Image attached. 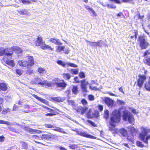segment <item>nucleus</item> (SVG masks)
<instances>
[{"mask_svg": "<svg viewBox=\"0 0 150 150\" xmlns=\"http://www.w3.org/2000/svg\"><path fill=\"white\" fill-rule=\"evenodd\" d=\"M120 112L119 110H115L113 111L110 118V130H111L114 129L116 123L120 121Z\"/></svg>", "mask_w": 150, "mask_h": 150, "instance_id": "f257e3e1", "label": "nucleus"}, {"mask_svg": "<svg viewBox=\"0 0 150 150\" xmlns=\"http://www.w3.org/2000/svg\"><path fill=\"white\" fill-rule=\"evenodd\" d=\"M31 82L33 84L39 85L45 87H52L54 85V83L52 82L45 80H42L39 77L34 78L31 81Z\"/></svg>", "mask_w": 150, "mask_h": 150, "instance_id": "f03ea898", "label": "nucleus"}, {"mask_svg": "<svg viewBox=\"0 0 150 150\" xmlns=\"http://www.w3.org/2000/svg\"><path fill=\"white\" fill-rule=\"evenodd\" d=\"M27 58L28 59V62L25 60H21L18 61V64L23 67L27 66V69H30L33 66L34 64V60L33 57L31 56H28Z\"/></svg>", "mask_w": 150, "mask_h": 150, "instance_id": "7ed1b4c3", "label": "nucleus"}, {"mask_svg": "<svg viewBox=\"0 0 150 150\" xmlns=\"http://www.w3.org/2000/svg\"><path fill=\"white\" fill-rule=\"evenodd\" d=\"M123 120L126 121L128 120L129 122L133 125L134 124V119L131 113L127 110H125L123 111L122 115Z\"/></svg>", "mask_w": 150, "mask_h": 150, "instance_id": "20e7f679", "label": "nucleus"}, {"mask_svg": "<svg viewBox=\"0 0 150 150\" xmlns=\"http://www.w3.org/2000/svg\"><path fill=\"white\" fill-rule=\"evenodd\" d=\"M35 44L36 45L41 46V48L43 49H48L52 50L53 49L50 46L45 44L44 42L42 40L41 37H38L37 38V40L35 41Z\"/></svg>", "mask_w": 150, "mask_h": 150, "instance_id": "39448f33", "label": "nucleus"}, {"mask_svg": "<svg viewBox=\"0 0 150 150\" xmlns=\"http://www.w3.org/2000/svg\"><path fill=\"white\" fill-rule=\"evenodd\" d=\"M54 83V84H56V86L58 87H60L62 89H63L66 87L67 86V83L63 80H61L58 78L54 79L53 80Z\"/></svg>", "mask_w": 150, "mask_h": 150, "instance_id": "423d86ee", "label": "nucleus"}, {"mask_svg": "<svg viewBox=\"0 0 150 150\" xmlns=\"http://www.w3.org/2000/svg\"><path fill=\"white\" fill-rule=\"evenodd\" d=\"M93 111V109H90L87 113L86 115L88 118H97L98 115V111Z\"/></svg>", "mask_w": 150, "mask_h": 150, "instance_id": "0eeeda50", "label": "nucleus"}, {"mask_svg": "<svg viewBox=\"0 0 150 150\" xmlns=\"http://www.w3.org/2000/svg\"><path fill=\"white\" fill-rule=\"evenodd\" d=\"M139 41L140 42V46L142 49L146 48L148 43L146 41L144 37L143 36H140L139 37Z\"/></svg>", "mask_w": 150, "mask_h": 150, "instance_id": "6e6552de", "label": "nucleus"}, {"mask_svg": "<svg viewBox=\"0 0 150 150\" xmlns=\"http://www.w3.org/2000/svg\"><path fill=\"white\" fill-rule=\"evenodd\" d=\"M81 86L82 92L83 93L87 92V90L86 86L88 84V82L86 81L85 80H84L81 81Z\"/></svg>", "mask_w": 150, "mask_h": 150, "instance_id": "1a4fd4ad", "label": "nucleus"}, {"mask_svg": "<svg viewBox=\"0 0 150 150\" xmlns=\"http://www.w3.org/2000/svg\"><path fill=\"white\" fill-rule=\"evenodd\" d=\"M12 51L17 54L21 53L23 52L22 50L19 47L17 46L13 47L10 48V56L13 54V52H11Z\"/></svg>", "mask_w": 150, "mask_h": 150, "instance_id": "9d476101", "label": "nucleus"}, {"mask_svg": "<svg viewBox=\"0 0 150 150\" xmlns=\"http://www.w3.org/2000/svg\"><path fill=\"white\" fill-rule=\"evenodd\" d=\"M86 41L88 42V45H91L92 46L96 47L97 46L101 47L103 43V42H101V40L98 41L97 42H92L87 40H86Z\"/></svg>", "mask_w": 150, "mask_h": 150, "instance_id": "9b49d317", "label": "nucleus"}, {"mask_svg": "<svg viewBox=\"0 0 150 150\" xmlns=\"http://www.w3.org/2000/svg\"><path fill=\"white\" fill-rule=\"evenodd\" d=\"M4 54L8 56L9 55V49L8 48H0V56H2Z\"/></svg>", "mask_w": 150, "mask_h": 150, "instance_id": "f8f14e48", "label": "nucleus"}, {"mask_svg": "<svg viewBox=\"0 0 150 150\" xmlns=\"http://www.w3.org/2000/svg\"><path fill=\"white\" fill-rule=\"evenodd\" d=\"M146 77L144 76H140L138 80V85L139 87H142L144 81L146 80Z\"/></svg>", "mask_w": 150, "mask_h": 150, "instance_id": "ddd939ff", "label": "nucleus"}, {"mask_svg": "<svg viewBox=\"0 0 150 150\" xmlns=\"http://www.w3.org/2000/svg\"><path fill=\"white\" fill-rule=\"evenodd\" d=\"M103 100L105 104L109 107H112L113 104V101L108 97H105Z\"/></svg>", "mask_w": 150, "mask_h": 150, "instance_id": "4468645a", "label": "nucleus"}, {"mask_svg": "<svg viewBox=\"0 0 150 150\" xmlns=\"http://www.w3.org/2000/svg\"><path fill=\"white\" fill-rule=\"evenodd\" d=\"M49 41L57 45H60L62 44L58 39H56L54 38H51L49 40Z\"/></svg>", "mask_w": 150, "mask_h": 150, "instance_id": "2eb2a0df", "label": "nucleus"}, {"mask_svg": "<svg viewBox=\"0 0 150 150\" xmlns=\"http://www.w3.org/2000/svg\"><path fill=\"white\" fill-rule=\"evenodd\" d=\"M77 134L81 136L89 138H93V136L88 134L85 132H77Z\"/></svg>", "mask_w": 150, "mask_h": 150, "instance_id": "dca6fc26", "label": "nucleus"}, {"mask_svg": "<svg viewBox=\"0 0 150 150\" xmlns=\"http://www.w3.org/2000/svg\"><path fill=\"white\" fill-rule=\"evenodd\" d=\"M54 135L51 133L49 134H42V138L46 140H49L51 138L53 137Z\"/></svg>", "mask_w": 150, "mask_h": 150, "instance_id": "f3484780", "label": "nucleus"}, {"mask_svg": "<svg viewBox=\"0 0 150 150\" xmlns=\"http://www.w3.org/2000/svg\"><path fill=\"white\" fill-rule=\"evenodd\" d=\"M32 96L37 99L38 100H39L40 102L45 104H48V101H47V100H45V99H43V98H41L40 97H39L38 96H37V95L33 94H32Z\"/></svg>", "mask_w": 150, "mask_h": 150, "instance_id": "a211bd4d", "label": "nucleus"}, {"mask_svg": "<svg viewBox=\"0 0 150 150\" xmlns=\"http://www.w3.org/2000/svg\"><path fill=\"white\" fill-rule=\"evenodd\" d=\"M27 130L31 134H34L35 133H40L42 132V131L37 129H34L29 128H27Z\"/></svg>", "mask_w": 150, "mask_h": 150, "instance_id": "6ab92c4d", "label": "nucleus"}, {"mask_svg": "<svg viewBox=\"0 0 150 150\" xmlns=\"http://www.w3.org/2000/svg\"><path fill=\"white\" fill-rule=\"evenodd\" d=\"M53 130L56 131L61 132L62 133H66L64 131V130L63 129L61 128L60 127H54V128L53 129Z\"/></svg>", "mask_w": 150, "mask_h": 150, "instance_id": "aec40b11", "label": "nucleus"}, {"mask_svg": "<svg viewBox=\"0 0 150 150\" xmlns=\"http://www.w3.org/2000/svg\"><path fill=\"white\" fill-rule=\"evenodd\" d=\"M18 11L19 13L22 15H28L29 14L28 11L25 9Z\"/></svg>", "mask_w": 150, "mask_h": 150, "instance_id": "412c9836", "label": "nucleus"}, {"mask_svg": "<svg viewBox=\"0 0 150 150\" xmlns=\"http://www.w3.org/2000/svg\"><path fill=\"white\" fill-rule=\"evenodd\" d=\"M53 100L57 102H62L64 100V99L63 98L59 97H54L53 98Z\"/></svg>", "mask_w": 150, "mask_h": 150, "instance_id": "4be33fe9", "label": "nucleus"}, {"mask_svg": "<svg viewBox=\"0 0 150 150\" xmlns=\"http://www.w3.org/2000/svg\"><path fill=\"white\" fill-rule=\"evenodd\" d=\"M63 78L66 80L69 79L71 77V75L69 74L64 73L63 74Z\"/></svg>", "mask_w": 150, "mask_h": 150, "instance_id": "5701e85b", "label": "nucleus"}, {"mask_svg": "<svg viewBox=\"0 0 150 150\" xmlns=\"http://www.w3.org/2000/svg\"><path fill=\"white\" fill-rule=\"evenodd\" d=\"M37 71L40 74L46 73L47 72V71L46 69L44 68L41 67L38 68L37 70Z\"/></svg>", "mask_w": 150, "mask_h": 150, "instance_id": "b1692460", "label": "nucleus"}, {"mask_svg": "<svg viewBox=\"0 0 150 150\" xmlns=\"http://www.w3.org/2000/svg\"><path fill=\"white\" fill-rule=\"evenodd\" d=\"M7 88L6 85L4 83H0V89L3 91H5Z\"/></svg>", "mask_w": 150, "mask_h": 150, "instance_id": "393cba45", "label": "nucleus"}, {"mask_svg": "<svg viewBox=\"0 0 150 150\" xmlns=\"http://www.w3.org/2000/svg\"><path fill=\"white\" fill-rule=\"evenodd\" d=\"M129 129L132 135L135 134L137 132V130L133 127L130 126Z\"/></svg>", "mask_w": 150, "mask_h": 150, "instance_id": "a878e982", "label": "nucleus"}, {"mask_svg": "<svg viewBox=\"0 0 150 150\" xmlns=\"http://www.w3.org/2000/svg\"><path fill=\"white\" fill-rule=\"evenodd\" d=\"M145 87L146 90L150 91V76L148 79L147 83L145 85Z\"/></svg>", "mask_w": 150, "mask_h": 150, "instance_id": "bb28decb", "label": "nucleus"}, {"mask_svg": "<svg viewBox=\"0 0 150 150\" xmlns=\"http://www.w3.org/2000/svg\"><path fill=\"white\" fill-rule=\"evenodd\" d=\"M56 51L57 52H61L62 51H64L65 49V46H57V47Z\"/></svg>", "mask_w": 150, "mask_h": 150, "instance_id": "cd10ccee", "label": "nucleus"}, {"mask_svg": "<svg viewBox=\"0 0 150 150\" xmlns=\"http://www.w3.org/2000/svg\"><path fill=\"white\" fill-rule=\"evenodd\" d=\"M95 83V82L93 81H92L91 82V84L90 85V88L92 90H97L98 89H97L96 87L93 86V84Z\"/></svg>", "mask_w": 150, "mask_h": 150, "instance_id": "c85d7f7f", "label": "nucleus"}, {"mask_svg": "<svg viewBox=\"0 0 150 150\" xmlns=\"http://www.w3.org/2000/svg\"><path fill=\"white\" fill-rule=\"evenodd\" d=\"M119 131L122 135L124 136H126L127 134V131L123 129H120Z\"/></svg>", "mask_w": 150, "mask_h": 150, "instance_id": "c756f323", "label": "nucleus"}, {"mask_svg": "<svg viewBox=\"0 0 150 150\" xmlns=\"http://www.w3.org/2000/svg\"><path fill=\"white\" fill-rule=\"evenodd\" d=\"M88 109V108L86 106L84 107H82L81 106L80 111L81 112V114L82 115H83V114H84L85 112Z\"/></svg>", "mask_w": 150, "mask_h": 150, "instance_id": "7c9ffc66", "label": "nucleus"}, {"mask_svg": "<svg viewBox=\"0 0 150 150\" xmlns=\"http://www.w3.org/2000/svg\"><path fill=\"white\" fill-rule=\"evenodd\" d=\"M73 93L75 94L78 93V88L77 86H74L73 87L72 89Z\"/></svg>", "mask_w": 150, "mask_h": 150, "instance_id": "2f4dec72", "label": "nucleus"}, {"mask_svg": "<svg viewBox=\"0 0 150 150\" xmlns=\"http://www.w3.org/2000/svg\"><path fill=\"white\" fill-rule=\"evenodd\" d=\"M109 111L108 110L104 111V117L106 119H108L109 117Z\"/></svg>", "mask_w": 150, "mask_h": 150, "instance_id": "473e14b6", "label": "nucleus"}, {"mask_svg": "<svg viewBox=\"0 0 150 150\" xmlns=\"http://www.w3.org/2000/svg\"><path fill=\"white\" fill-rule=\"evenodd\" d=\"M68 103L69 105H71L73 108H74L75 107L74 104V101L73 100H68Z\"/></svg>", "mask_w": 150, "mask_h": 150, "instance_id": "72a5a7b5", "label": "nucleus"}, {"mask_svg": "<svg viewBox=\"0 0 150 150\" xmlns=\"http://www.w3.org/2000/svg\"><path fill=\"white\" fill-rule=\"evenodd\" d=\"M57 62L58 64L62 66L63 67H65L66 64V63H65L60 60H58Z\"/></svg>", "mask_w": 150, "mask_h": 150, "instance_id": "f704fd0d", "label": "nucleus"}, {"mask_svg": "<svg viewBox=\"0 0 150 150\" xmlns=\"http://www.w3.org/2000/svg\"><path fill=\"white\" fill-rule=\"evenodd\" d=\"M86 8L89 11L91 12V13L93 14L94 16H95L96 15V13L94 11V10L91 8H90L89 7L87 6Z\"/></svg>", "mask_w": 150, "mask_h": 150, "instance_id": "c9c22d12", "label": "nucleus"}, {"mask_svg": "<svg viewBox=\"0 0 150 150\" xmlns=\"http://www.w3.org/2000/svg\"><path fill=\"white\" fill-rule=\"evenodd\" d=\"M71 71L73 74H77L79 73V69H72Z\"/></svg>", "mask_w": 150, "mask_h": 150, "instance_id": "e433bc0d", "label": "nucleus"}, {"mask_svg": "<svg viewBox=\"0 0 150 150\" xmlns=\"http://www.w3.org/2000/svg\"><path fill=\"white\" fill-rule=\"evenodd\" d=\"M20 2L25 4H29L31 3V1L28 0H20Z\"/></svg>", "mask_w": 150, "mask_h": 150, "instance_id": "4c0bfd02", "label": "nucleus"}, {"mask_svg": "<svg viewBox=\"0 0 150 150\" xmlns=\"http://www.w3.org/2000/svg\"><path fill=\"white\" fill-rule=\"evenodd\" d=\"M66 64L68 66H70L71 67H77V66L76 65L70 62H66Z\"/></svg>", "mask_w": 150, "mask_h": 150, "instance_id": "58836bf2", "label": "nucleus"}, {"mask_svg": "<svg viewBox=\"0 0 150 150\" xmlns=\"http://www.w3.org/2000/svg\"><path fill=\"white\" fill-rule=\"evenodd\" d=\"M21 143L24 149H27L28 148V144L27 143L24 142H22Z\"/></svg>", "mask_w": 150, "mask_h": 150, "instance_id": "ea45409f", "label": "nucleus"}, {"mask_svg": "<svg viewBox=\"0 0 150 150\" xmlns=\"http://www.w3.org/2000/svg\"><path fill=\"white\" fill-rule=\"evenodd\" d=\"M30 69H28L26 71V74L30 75L33 72V70Z\"/></svg>", "mask_w": 150, "mask_h": 150, "instance_id": "a19ab883", "label": "nucleus"}, {"mask_svg": "<svg viewBox=\"0 0 150 150\" xmlns=\"http://www.w3.org/2000/svg\"><path fill=\"white\" fill-rule=\"evenodd\" d=\"M81 103L84 106H86L87 104V100L84 99H83L81 100Z\"/></svg>", "mask_w": 150, "mask_h": 150, "instance_id": "79ce46f5", "label": "nucleus"}, {"mask_svg": "<svg viewBox=\"0 0 150 150\" xmlns=\"http://www.w3.org/2000/svg\"><path fill=\"white\" fill-rule=\"evenodd\" d=\"M77 147V145L76 144H71L69 146V147L71 149H74Z\"/></svg>", "mask_w": 150, "mask_h": 150, "instance_id": "37998d69", "label": "nucleus"}, {"mask_svg": "<svg viewBox=\"0 0 150 150\" xmlns=\"http://www.w3.org/2000/svg\"><path fill=\"white\" fill-rule=\"evenodd\" d=\"M79 76L81 78H84L85 77V73L83 72H81L79 74Z\"/></svg>", "mask_w": 150, "mask_h": 150, "instance_id": "c03bdc74", "label": "nucleus"}, {"mask_svg": "<svg viewBox=\"0 0 150 150\" xmlns=\"http://www.w3.org/2000/svg\"><path fill=\"white\" fill-rule=\"evenodd\" d=\"M88 98L89 100L93 101L94 99V96L92 95H90L88 96Z\"/></svg>", "mask_w": 150, "mask_h": 150, "instance_id": "a18cd8bd", "label": "nucleus"}, {"mask_svg": "<svg viewBox=\"0 0 150 150\" xmlns=\"http://www.w3.org/2000/svg\"><path fill=\"white\" fill-rule=\"evenodd\" d=\"M145 63L148 65H150V58H147L145 61Z\"/></svg>", "mask_w": 150, "mask_h": 150, "instance_id": "49530a36", "label": "nucleus"}, {"mask_svg": "<svg viewBox=\"0 0 150 150\" xmlns=\"http://www.w3.org/2000/svg\"><path fill=\"white\" fill-rule=\"evenodd\" d=\"M16 73L18 75H21L23 73V71L20 69H17L16 70Z\"/></svg>", "mask_w": 150, "mask_h": 150, "instance_id": "de8ad7c7", "label": "nucleus"}, {"mask_svg": "<svg viewBox=\"0 0 150 150\" xmlns=\"http://www.w3.org/2000/svg\"><path fill=\"white\" fill-rule=\"evenodd\" d=\"M80 108L81 106H76L75 105V107L73 108L77 112H79L81 111Z\"/></svg>", "mask_w": 150, "mask_h": 150, "instance_id": "09e8293b", "label": "nucleus"}, {"mask_svg": "<svg viewBox=\"0 0 150 150\" xmlns=\"http://www.w3.org/2000/svg\"><path fill=\"white\" fill-rule=\"evenodd\" d=\"M137 145L139 146L140 147H143L144 145L142 144V143L139 141H138L137 142Z\"/></svg>", "mask_w": 150, "mask_h": 150, "instance_id": "8fccbe9b", "label": "nucleus"}, {"mask_svg": "<svg viewBox=\"0 0 150 150\" xmlns=\"http://www.w3.org/2000/svg\"><path fill=\"white\" fill-rule=\"evenodd\" d=\"M0 123L8 125L9 122L7 121L0 120Z\"/></svg>", "mask_w": 150, "mask_h": 150, "instance_id": "3c124183", "label": "nucleus"}, {"mask_svg": "<svg viewBox=\"0 0 150 150\" xmlns=\"http://www.w3.org/2000/svg\"><path fill=\"white\" fill-rule=\"evenodd\" d=\"M107 7L109 8H115L116 7L115 6L113 5H110L108 4L107 5Z\"/></svg>", "mask_w": 150, "mask_h": 150, "instance_id": "603ef678", "label": "nucleus"}, {"mask_svg": "<svg viewBox=\"0 0 150 150\" xmlns=\"http://www.w3.org/2000/svg\"><path fill=\"white\" fill-rule=\"evenodd\" d=\"M15 64L14 62L13 61L10 60V66L12 67H13L15 66Z\"/></svg>", "mask_w": 150, "mask_h": 150, "instance_id": "864d4df0", "label": "nucleus"}, {"mask_svg": "<svg viewBox=\"0 0 150 150\" xmlns=\"http://www.w3.org/2000/svg\"><path fill=\"white\" fill-rule=\"evenodd\" d=\"M122 1L124 2L132 3L133 2V0H122Z\"/></svg>", "mask_w": 150, "mask_h": 150, "instance_id": "5fc2aeb1", "label": "nucleus"}, {"mask_svg": "<svg viewBox=\"0 0 150 150\" xmlns=\"http://www.w3.org/2000/svg\"><path fill=\"white\" fill-rule=\"evenodd\" d=\"M55 115V112H53L48 113H47V114H45V115L47 116H53V115Z\"/></svg>", "mask_w": 150, "mask_h": 150, "instance_id": "6e6d98bb", "label": "nucleus"}, {"mask_svg": "<svg viewBox=\"0 0 150 150\" xmlns=\"http://www.w3.org/2000/svg\"><path fill=\"white\" fill-rule=\"evenodd\" d=\"M117 101L118 103H119L120 105H123L125 104V102L122 100H118Z\"/></svg>", "mask_w": 150, "mask_h": 150, "instance_id": "4d7b16f0", "label": "nucleus"}, {"mask_svg": "<svg viewBox=\"0 0 150 150\" xmlns=\"http://www.w3.org/2000/svg\"><path fill=\"white\" fill-rule=\"evenodd\" d=\"M149 55H150V52H149L148 51L146 50L144 52V56L145 57L146 56H148Z\"/></svg>", "mask_w": 150, "mask_h": 150, "instance_id": "13d9d810", "label": "nucleus"}, {"mask_svg": "<svg viewBox=\"0 0 150 150\" xmlns=\"http://www.w3.org/2000/svg\"><path fill=\"white\" fill-rule=\"evenodd\" d=\"M45 127H46L47 128H53V129L54 127L53 126V125H49V124H46L45 125Z\"/></svg>", "mask_w": 150, "mask_h": 150, "instance_id": "bf43d9fd", "label": "nucleus"}, {"mask_svg": "<svg viewBox=\"0 0 150 150\" xmlns=\"http://www.w3.org/2000/svg\"><path fill=\"white\" fill-rule=\"evenodd\" d=\"M98 107L99 110L100 111H102V110H103V107L102 105H98Z\"/></svg>", "mask_w": 150, "mask_h": 150, "instance_id": "052dcab7", "label": "nucleus"}, {"mask_svg": "<svg viewBox=\"0 0 150 150\" xmlns=\"http://www.w3.org/2000/svg\"><path fill=\"white\" fill-rule=\"evenodd\" d=\"M137 16H138V18H139L142 19L144 17V16H140V13H137Z\"/></svg>", "mask_w": 150, "mask_h": 150, "instance_id": "680f3d73", "label": "nucleus"}, {"mask_svg": "<svg viewBox=\"0 0 150 150\" xmlns=\"http://www.w3.org/2000/svg\"><path fill=\"white\" fill-rule=\"evenodd\" d=\"M127 139L128 140H129L130 142H132L133 140V136H132V137L130 138L129 136H128L127 138Z\"/></svg>", "mask_w": 150, "mask_h": 150, "instance_id": "e2e57ef3", "label": "nucleus"}, {"mask_svg": "<svg viewBox=\"0 0 150 150\" xmlns=\"http://www.w3.org/2000/svg\"><path fill=\"white\" fill-rule=\"evenodd\" d=\"M32 137L33 139H38L39 138V137L38 136L35 135H33Z\"/></svg>", "mask_w": 150, "mask_h": 150, "instance_id": "0e129e2a", "label": "nucleus"}, {"mask_svg": "<svg viewBox=\"0 0 150 150\" xmlns=\"http://www.w3.org/2000/svg\"><path fill=\"white\" fill-rule=\"evenodd\" d=\"M70 52V50H69V48L66 49L65 50L64 53L65 54H68Z\"/></svg>", "mask_w": 150, "mask_h": 150, "instance_id": "69168bd1", "label": "nucleus"}, {"mask_svg": "<svg viewBox=\"0 0 150 150\" xmlns=\"http://www.w3.org/2000/svg\"><path fill=\"white\" fill-rule=\"evenodd\" d=\"M4 139V138L3 136H0V142H3Z\"/></svg>", "mask_w": 150, "mask_h": 150, "instance_id": "338daca9", "label": "nucleus"}, {"mask_svg": "<svg viewBox=\"0 0 150 150\" xmlns=\"http://www.w3.org/2000/svg\"><path fill=\"white\" fill-rule=\"evenodd\" d=\"M74 81L76 82L77 83H79V81L78 80V79L77 77L76 76L74 78Z\"/></svg>", "mask_w": 150, "mask_h": 150, "instance_id": "774afa93", "label": "nucleus"}]
</instances>
